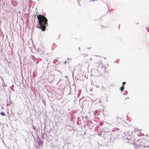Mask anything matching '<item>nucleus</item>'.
<instances>
[{"instance_id": "nucleus-5", "label": "nucleus", "mask_w": 149, "mask_h": 149, "mask_svg": "<svg viewBox=\"0 0 149 149\" xmlns=\"http://www.w3.org/2000/svg\"><path fill=\"white\" fill-rule=\"evenodd\" d=\"M0 114L2 116H4L5 115V114L4 112H1L0 113Z\"/></svg>"}, {"instance_id": "nucleus-2", "label": "nucleus", "mask_w": 149, "mask_h": 149, "mask_svg": "<svg viewBox=\"0 0 149 149\" xmlns=\"http://www.w3.org/2000/svg\"><path fill=\"white\" fill-rule=\"evenodd\" d=\"M141 141L139 140H138L135 143V146L134 147L135 148H139L141 146Z\"/></svg>"}, {"instance_id": "nucleus-1", "label": "nucleus", "mask_w": 149, "mask_h": 149, "mask_svg": "<svg viewBox=\"0 0 149 149\" xmlns=\"http://www.w3.org/2000/svg\"><path fill=\"white\" fill-rule=\"evenodd\" d=\"M38 20V23L40 25V28L42 31L45 30L46 26L48 25V20L44 16L40 14H37Z\"/></svg>"}, {"instance_id": "nucleus-4", "label": "nucleus", "mask_w": 149, "mask_h": 149, "mask_svg": "<svg viewBox=\"0 0 149 149\" xmlns=\"http://www.w3.org/2000/svg\"><path fill=\"white\" fill-rule=\"evenodd\" d=\"M124 88V87L123 85V86L120 87V90L122 92L123 91Z\"/></svg>"}, {"instance_id": "nucleus-6", "label": "nucleus", "mask_w": 149, "mask_h": 149, "mask_svg": "<svg viewBox=\"0 0 149 149\" xmlns=\"http://www.w3.org/2000/svg\"><path fill=\"white\" fill-rule=\"evenodd\" d=\"M135 131H140V130H139V129H137V128H136V129H135Z\"/></svg>"}, {"instance_id": "nucleus-3", "label": "nucleus", "mask_w": 149, "mask_h": 149, "mask_svg": "<svg viewBox=\"0 0 149 149\" xmlns=\"http://www.w3.org/2000/svg\"><path fill=\"white\" fill-rule=\"evenodd\" d=\"M128 143L130 145H134L135 144V140L133 138H131L128 140Z\"/></svg>"}, {"instance_id": "nucleus-7", "label": "nucleus", "mask_w": 149, "mask_h": 149, "mask_svg": "<svg viewBox=\"0 0 149 149\" xmlns=\"http://www.w3.org/2000/svg\"><path fill=\"white\" fill-rule=\"evenodd\" d=\"M125 84V82H123V85H124V84Z\"/></svg>"}]
</instances>
